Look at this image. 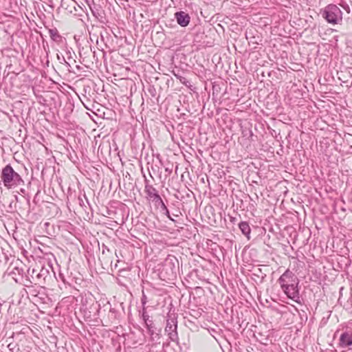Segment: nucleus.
<instances>
[{
  "instance_id": "f257e3e1",
  "label": "nucleus",
  "mask_w": 352,
  "mask_h": 352,
  "mask_svg": "<svg viewBox=\"0 0 352 352\" xmlns=\"http://www.w3.org/2000/svg\"><path fill=\"white\" fill-rule=\"evenodd\" d=\"M1 177L4 186L8 188H11L23 182L21 176L14 170L10 164L3 168Z\"/></svg>"
},
{
  "instance_id": "f03ea898",
  "label": "nucleus",
  "mask_w": 352,
  "mask_h": 352,
  "mask_svg": "<svg viewBox=\"0 0 352 352\" xmlns=\"http://www.w3.org/2000/svg\"><path fill=\"white\" fill-rule=\"evenodd\" d=\"M324 19L331 24H339L342 21V12L340 8L334 4H329L321 12Z\"/></svg>"
},
{
  "instance_id": "7ed1b4c3",
  "label": "nucleus",
  "mask_w": 352,
  "mask_h": 352,
  "mask_svg": "<svg viewBox=\"0 0 352 352\" xmlns=\"http://www.w3.org/2000/svg\"><path fill=\"white\" fill-rule=\"evenodd\" d=\"M144 192L146 194V199L154 203L156 207L165 208V204L158 194L157 190L151 184L148 183L147 179L145 180Z\"/></svg>"
},
{
  "instance_id": "20e7f679",
  "label": "nucleus",
  "mask_w": 352,
  "mask_h": 352,
  "mask_svg": "<svg viewBox=\"0 0 352 352\" xmlns=\"http://www.w3.org/2000/svg\"><path fill=\"white\" fill-rule=\"evenodd\" d=\"M278 283L281 289L289 285L298 283L297 276L289 270H287L278 278Z\"/></svg>"
},
{
  "instance_id": "39448f33",
  "label": "nucleus",
  "mask_w": 352,
  "mask_h": 352,
  "mask_svg": "<svg viewBox=\"0 0 352 352\" xmlns=\"http://www.w3.org/2000/svg\"><path fill=\"white\" fill-rule=\"evenodd\" d=\"M298 285V283H294L282 288L287 296L296 302H298L300 298Z\"/></svg>"
},
{
  "instance_id": "423d86ee",
  "label": "nucleus",
  "mask_w": 352,
  "mask_h": 352,
  "mask_svg": "<svg viewBox=\"0 0 352 352\" xmlns=\"http://www.w3.org/2000/svg\"><path fill=\"white\" fill-rule=\"evenodd\" d=\"M50 272L48 269L41 267L37 271L35 276L34 282L36 284H45L49 278H50Z\"/></svg>"
},
{
  "instance_id": "0eeeda50",
  "label": "nucleus",
  "mask_w": 352,
  "mask_h": 352,
  "mask_svg": "<svg viewBox=\"0 0 352 352\" xmlns=\"http://www.w3.org/2000/svg\"><path fill=\"white\" fill-rule=\"evenodd\" d=\"M175 18L176 19L177 23L182 27L187 26L190 20L189 14L183 11L177 12L175 14Z\"/></svg>"
},
{
  "instance_id": "6e6552de",
  "label": "nucleus",
  "mask_w": 352,
  "mask_h": 352,
  "mask_svg": "<svg viewBox=\"0 0 352 352\" xmlns=\"http://www.w3.org/2000/svg\"><path fill=\"white\" fill-rule=\"evenodd\" d=\"M340 346L346 348L352 345V331H345L342 333L339 340Z\"/></svg>"
},
{
  "instance_id": "1a4fd4ad",
  "label": "nucleus",
  "mask_w": 352,
  "mask_h": 352,
  "mask_svg": "<svg viewBox=\"0 0 352 352\" xmlns=\"http://www.w3.org/2000/svg\"><path fill=\"white\" fill-rule=\"evenodd\" d=\"M239 229L241 230V232L245 235L248 239H250V234L251 232L250 227L248 222L246 221H242L239 225Z\"/></svg>"
},
{
  "instance_id": "9d476101",
  "label": "nucleus",
  "mask_w": 352,
  "mask_h": 352,
  "mask_svg": "<svg viewBox=\"0 0 352 352\" xmlns=\"http://www.w3.org/2000/svg\"><path fill=\"white\" fill-rule=\"evenodd\" d=\"M177 321L175 320V319H168L166 321V326L165 328V331L166 333L168 332H173V331L177 330Z\"/></svg>"
},
{
  "instance_id": "9b49d317",
  "label": "nucleus",
  "mask_w": 352,
  "mask_h": 352,
  "mask_svg": "<svg viewBox=\"0 0 352 352\" xmlns=\"http://www.w3.org/2000/svg\"><path fill=\"white\" fill-rule=\"evenodd\" d=\"M6 272L9 276H12V278L16 280L14 276H16V274L19 275L21 274V269L17 266H14L13 267H12V266H10L7 269Z\"/></svg>"
},
{
  "instance_id": "f8f14e48",
  "label": "nucleus",
  "mask_w": 352,
  "mask_h": 352,
  "mask_svg": "<svg viewBox=\"0 0 352 352\" xmlns=\"http://www.w3.org/2000/svg\"><path fill=\"white\" fill-rule=\"evenodd\" d=\"M48 32H49L50 38L53 41H58V40L61 38V36L59 34L58 31L57 30L56 28L50 29Z\"/></svg>"
},
{
  "instance_id": "ddd939ff",
  "label": "nucleus",
  "mask_w": 352,
  "mask_h": 352,
  "mask_svg": "<svg viewBox=\"0 0 352 352\" xmlns=\"http://www.w3.org/2000/svg\"><path fill=\"white\" fill-rule=\"evenodd\" d=\"M25 286L28 288V293L30 294L31 296L34 297H39V298L43 299V298L41 296H39L40 292L35 288L34 286L30 285L28 286V285H25Z\"/></svg>"
},
{
  "instance_id": "4468645a",
  "label": "nucleus",
  "mask_w": 352,
  "mask_h": 352,
  "mask_svg": "<svg viewBox=\"0 0 352 352\" xmlns=\"http://www.w3.org/2000/svg\"><path fill=\"white\" fill-rule=\"evenodd\" d=\"M37 271H38V270H36V269H34V268H32V269L29 268L28 270V276L30 277V278H32L34 281L35 280V276H36V274L37 273ZM28 281L30 282V283H32V281L30 279H29Z\"/></svg>"
},
{
  "instance_id": "2eb2a0df",
  "label": "nucleus",
  "mask_w": 352,
  "mask_h": 352,
  "mask_svg": "<svg viewBox=\"0 0 352 352\" xmlns=\"http://www.w3.org/2000/svg\"><path fill=\"white\" fill-rule=\"evenodd\" d=\"M167 333H168L169 338L170 339L171 341H173V342L178 341V335H177V330L173 331V332H171V331L168 332Z\"/></svg>"
},
{
  "instance_id": "dca6fc26",
  "label": "nucleus",
  "mask_w": 352,
  "mask_h": 352,
  "mask_svg": "<svg viewBox=\"0 0 352 352\" xmlns=\"http://www.w3.org/2000/svg\"><path fill=\"white\" fill-rule=\"evenodd\" d=\"M148 333L151 334V335H153L154 334V327H153V322H150L148 323V325L146 326Z\"/></svg>"
},
{
  "instance_id": "f3484780",
  "label": "nucleus",
  "mask_w": 352,
  "mask_h": 352,
  "mask_svg": "<svg viewBox=\"0 0 352 352\" xmlns=\"http://www.w3.org/2000/svg\"><path fill=\"white\" fill-rule=\"evenodd\" d=\"M147 301H148L147 297L145 295L144 291H142V298H141V302L142 304L143 308L146 307L145 305H146Z\"/></svg>"
},
{
  "instance_id": "a211bd4d",
  "label": "nucleus",
  "mask_w": 352,
  "mask_h": 352,
  "mask_svg": "<svg viewBox=\"0 0 352 352\" xmlns=\"http://www.w3.org/2000/svg\"><path fill=\"white\" fill-rule=\"evenodd\" d=\"M142 319L144 320H148V318H149V316L147 314V312L146 311V307H144L142 309Z\"/></svg>"
},
{
  "instance_id": "6ab92c4d",
  "label": "nucleus",
  "mask_w": 352,
  "mask_h": 352,
  "mask_svg": "<svg viewBox=\"0 0 352 352\" xmlns=\"http://www.w3.org/2000/svg\"><path fill=\"white\" fill-rule=\"evenodd\" d=\"M57 58H58V60L60 61V63H65L67 65L69 66V64L66 61L65 57L63 56H59L58 54H57Z\"/></svg>"
},
{
  "instance_id": "aec40b11",
  "label": "nucleus",
  "mask_w": 352,
  "mask_h": 352,
  "mask_svg": "<svg viewBox=\"0 0 352 352\" xmlns=\"http://www.w3.org/2000/svg\"><path fill=\"white\" fill-rule=\"evenodd\" d=\"M161 210H162V212H164V213L167 216V217H168L169 219H170V220H172V221H174V220L171 218V217L170 216L169 211H168V208H167V207H166V206H165V208H164H164H161Z\"/></svg>"
},
{
  "instance_id": "412c9836",
  "label": "nucleus",
  "mask_w": 352,
  "mask_h": 352,
  "mask_svg": "<svg viewBox=\"0 0 352 352\" xmlns=\"http://www.w3.org/2000/svg\"><path fill=\"white\" fill-rule=\"evenodd\" d=\"M150 322H153V320H150L149 318H148V320H144L145 326L148 325V323H150Z\"/></svg>"
}]
</instances>
